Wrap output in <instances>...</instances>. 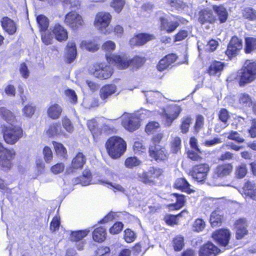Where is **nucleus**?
Returning a JSON list of instances; mask_svg holds the SVG:
<instances>
[{
    "label": "nucleus",
    "instance_id": "nucleus-54",
    "mask_svg": "<svg viewBox=\"0 0 256 256\" xmlns=\"http://www.w3.org/2000/svg\"><path fill=\"white\" fill-rule=\"evenodd\" d=\"M181 148V140L180 138L175 137L171 142V150L174 153L178 152Z\"/></svg>",
    "mask_w": 256,
    "mask_h": 256
},
{
    "label": "nucleus",
    "instance_id": "nucleus-32",
    "mask_svg": "<svg viewBox=\"0 0 256 256\" xmlns=\"http://www.w3.org/2000/svg\"><path fill=\"white\" fill-rule=\"evenodd\" d=\"M2 104V102L0 100V106ZM0 114L5 121L10 124H12L15 121L14 115L12 112L4 107H0Z\"/></svg>",
    "mask_w": 256,
    "mask_h": 256
},
{
    "label": "nucleus",
    "instance_id": "nucleus-50",
    "mask_svg": "<svg viewBox=\"0 0 256 256\" xmlns=\"http://www.w3.org/2000/svg\"><path fill=\"white\" fill-rule=\"evenodd\" d=\"M53 144L57 155L65 158L67 152L64 146L61 143L56 142H53Z\"/></svg>",
    "mask_w": 256,
    "mask_h": 256
},
{
    "label": "nucleus",
    "instance_id": "nucleus-60",
    "mask_svg": "<svg viewBox=\"0 0 256 256\" xmlns=\"http://www.w3.org/2000/svg\"><path fill=\"white\" fill-rule=\"evenodd\" d=\"M162 173V170L160 168H156L152 167L150 168L148 172L150 177L152 179V178H158Z\"/></svg>",
    "mask_w": 256,
    "mask_h": 256
},
{
    "label": "nucleus",
    "instance_id": "nucleus-31",
    "mask_svg": "<svg viewBox=\"0 0 256 256\" xmlns=\"http://www.w3.org/2000/svg\"><path fill=\"white\" fill-rule=\"evenodd\" d=\"M190 185L184 178L177 179L174 183V188L188 194L194 192L190 188Z\"/></svg>",
    "mask_w": 256,
    "mask_h": 256
},
{
    "label": "nucleus",
    "instance_id": "nucleus-42",
    "mask_svg": "<svg viewBox=\"0 0 256 256\" xmlns=\"http://www.w3.org/2000/svg\"><path fill=\"white\" fill-rule=\"evenodd\" d=\"M172 246L176 251H180L184 246V237L181 236H176L172 240Z\"/></svg>",
    "mask_w": 256,
    "mask_h": 256
},
{
    "label": "nucleus",
    "instance_id": "nucleus-57",
    "mask_svg": "<svg viewBox=\"0 0 256 256\" xmlns=\"http://www.w3.org/2000/svg\"><path fill=\"white\" fill-rule=\"evenodd\" d=\"M136 238V234L130 229H126L124 231V239L128 243L134 242Z\"/></svg>",
    "mask_w": 256,
    "mask_h": 256
},
{
    "label": "nucleus",
    "instance_id": "nucleus-45",
    "mask_svg": "<svg viewBox=\"0 0 256 256\" xmlns=\"http://www.w3.org/2000/svg\"><path fill=\"white\" fill-rule=\"evenodd\" d=\"M240 104L244 107H250L252 106V100L250 96L247 94H240L238 96Z\"/></svg>",
    "mask_w": 256,
    "mask_h": 256
},
{
    "label": "nucleus",
    "instance_id": "nucleus-62",
    "mask_svg": "<svg viewBox=\"0 0 256 256\" xmlns=\"http://www.w3.org/2000/svg\"><path fill=\"white\" fill-rule=\"evenodd\" d=\"M116 48L115 43L112 40L106 42L102 46V49L106 52H111Z\"/></svg>",
    "mask_w": 256,
    "mask_h": 256
},
{
    "label": "nucleus",
    "instance_id": "nucleus-52",
    "mask_svg": "<svg viewBox=\"0 0 256 256\" xmlns=\"http://www.w3.org/2000/svg\"><path fill=\"white\" fill-rule=\"evenodd\" d=\"M160 128V124L156 122H151L147 124L146 127V132L148 134H154Z\"/></svg>",
    "mask_w": 256,
    "mask_h": 256
},
{
    "label": "nucleus",
    "instance_id": "nucleus-56",
    "mask_svg": "<svg viewBox=\"0 0 256 256\" xmlns=\"http://www.w3.org/2000/svg\"><path fill=\"white\" fill-rule=\"evenodd\" d=\"M42 32V42L46 44V45H49L52 44V40H53V36L50 33L48 32L45 31H41Z\"/></svg>",
    "mask_w": 256,
    "mask_h": 256
},
{
    "label": "nucleus",
    "instance_id": "nucleus-51",
    "mask_svg": "<svg viewBox=\"0 0 256 256\" xmlns=\"http://www.w3.org/2000/svg\"><path fill=\"white\" fill-rule=\"evenodd\" d=\"M138 180L145 184L152 185L154 183V180L150 177L148 172H144L142 173H140L138 174Z\"/></svg>",
    "mask_w": 256,
    "mask_h": 256
},
{
    "label": "nucleus",
    "instance_id": "nucleus-14",
    "mask_svg": "<svg viewBox=\"0 0 256 256\" xmlns=\"http://www.w3.org/2000/svg\"><path fill=\"white\" fill-rule=\"evenodd\" d=\"M149 155L150 158L156 162L164 161L168 158V152L162 146H150Z\"/></svg>",
    "mask_w": 256,
    "mask_h": 256
},
{
    "label": "nucleus",
    "instance_id": "nucleus-58",
    "mask_svg": "<svg viewBox=\"0 0 256 256\" xmlns=\"http://www.w3.org/2000/svg\"><path fill=\"white\" fill-rule=\"evenodd\" d=\"M62 124L63 128L66 130L70 133H71L74 130V126L70 119L67 117H64L62 118Z\"/></svg>",
    "mask_w": 256,
    "mask_h": 256
},
{
    "label": "nucleus",
    "instance_id": "nucleus-16",
    "mask_svg": "<svg viewBox=\"0 0 256 256\" xmlns=\"http://www.w3.org/2000/svg\"><path fill=\"white\" fill-rule=\"evenodd\" d=\"M220 250L212 243L208 242L202 245L198 251L199 256H216Z\"/></svg>",
    "mask_w": 256,
    "mask_h": 256
},
{
    "label": "nucleus",
    "instance_id": "nucleus-43",
    "mask_svg": "<svg viewBox=\"0 0 256 256\" xmlns=\"http://www.w3.org/2000/svg\"><path fill=\"white\" fill-rule=\"evenodd\" d=\"M36 21L40 31H45L47 30L49 25V20L46 16L42 14L39 15L36 18Z\"/></svg>",
    "mask_w": 256,
    "mask_h": 256
},
{
    "label": "nucleus",
    "instance_id": "nucleus-1",
    "mask_svg": "<svg viewBox=\"0 0 256 256\" xmlns=\"http://www.w3.org/2000/svg\"><path fill=\"white\" fill-rule=\"evenodd\" d=\"M106 58L109 64H113L118 69H126L128 66L138 68L143 64L145 62L144 58L138 56L129 59L126 56L106 54Z\"/></svg>",
    "mask_w": 256,
    "mask_h": 256
},
{
    "label": "nucleus",
    "instance_id": "nucleus-4",
    "mask_svg": "<svg viewBox=\"0 0 256 256\" xmlns=\"http://www.w3.org/2000/svg\"><path fill=\"white\" fill-rule=\"evenodd\" d=\"M3 136L5 142L10 144H14L22 136L23 131L18 126H2Z\"/></svg>",
    "mask_w": 256,
    "mask_h": 256
},
{
    "label": "nucleus",
    "instance_id": "nucleus-39",
    "mask_svg": "<svg viewBox=\"0 0 256 256\" xmlns=\"http://www.w3.org/2000/svg\"><path fill=\"white\" fill-rule=\"evenodd\" d=\"M80 47L91 52H94L99 48L98 45L90 40H82L80 44Z\"/></svg>",
    "mask_w": 256,
    "mask_h": 256
},
{
    "label": "nucleus",
    "instance_id": "nucleus-44",
    "mask_svg": "<svg viewBox=\"0 0 256 256\" xmlns=\"http://www.w3.org/2000/svg\"><path fill=\"white\" fill-rule=\"evenodd\" d=\"M206 222L202 218L196 219L192 224V230L194 232H200L205 228Z\"/></svg>",
    "mask_w": 256,
    "mask_h": 256
},
{
    "label": "nucleus",
    "instance_id": "nucleus-5",
    "mask_svg": "<svg viewBox=\"0 0 256 256\" xmlns=\"http://www.w3.org/2000/svg\"><path fill=\"white\" fill-rule=\"evenodd\" d=\"M233 169L231 164H223L218 165L214 170L212 176L213 184L217 186H223L220 180L228 176Z\"/></svg>",
    "mask_w": 256,
    "mask_h": 256
},
{
    "label": "nucleus",
    "instance_id": "nucleus-63",
    "mask_svg": "<svg viewBox=\"0 0 256 256\" xmlns=\"http://www.w3.org/2000/svg\"><path fill=\"white\" fill-rule=\"evenodd\" d=\"M35 112V107L32 104L26 105L22 109V112L26 117L32 116Z\"/></svg>",
    "mask_w": 256,
    "mask_h": 256
},
{
    "label": "nucleus",
    "instance_id": "nucleus-21",
    "mask_svg": "<svg viewBox=\"0 0 256 256\" xmlns=\"http://www.w3.org/2000/svg\"><path fill=\"white\" fill-rule=\"evenodd\" d=\"M242 193L246 196L256 200V184L253 182H246L242 188Z\"/></svg>",
    "mask_w": 256,
    "mask_h": 256
},
{
    "label": "nucleus",
    "instance_id": "nucleus-59",
    "mask_svg": "<svg viewBox=\"0 0 256 256\" xmlns=\"http://www.w3.org/2000/svg\"><path fill=\"white\" fill-rule=\"evenodd\" d=\"M122 214L120 212H110L106 216H105L100 222V223L104 224L112 221L116 217H119Z\"/></svg>",
    "mask_w": 256,
    "mask_h": 256
},
{
    "label": "nucleus",
    "instance_id": "nucleus-13",
    "mask_svg": "<svg viewBox=\"0 0 256 256\" xmlns=\"http://www.w3.org/2000/svg\"><path fill=\"white\" fill-rule=\"evenodd\" d=\"M64 22L73 30H76L84 24L82 16L74 12H70L66 15Z\"/></svg>",
    "mask_w": 256,
    "mask_h": 256
},
{
    "label": "nucleus",
    "instance_id": "nucleus-46",
    "mask_svg": "<svg viewBox=\"0 0 256 256\" xmlns=\"http://www.w3.org/2000/svg\"><path fill=\"white\" fill-rule=\"evenodd\" d=\"M242 16L249 20L256 21V10L250 8H246L242 11Z\"/></svg>",
    "mask_w": 256,
    "mask_h": 256
},
{
    "label": "nucleus",
    "instance_id": "nucleus-10",
    "mask_svg": "<svg viewBox=\"0 0 256 256\" xmlns=\"http://www.w3.org/2000/svg\"><path fill=\"white\" fill-rule=\"evenodd\" d=\"M122 124L127 130L132 132L140 126V120L134 114H124L122 116Z\"/></svg>",
    "mask_w": 256,
    "mask_h": 256
},
{
    "label": "nucleus",
    "instance_id": "nucleus-40",
    "mask_svg": "<svg viewBox=\"0 0 256 256\" xmlns=\"http://www.w3.org/2000/svg\"><path fill=\"white\" fill-rule=\"evenodd\" d=\"M144 94L147 102L152 103L162 98V94L158 91H148L145 92Z\"/></svg>",
    "mask_w": 256,
    "mask_h": 256
},
{
    "label": "nucleus",
    "instance_id": "nucleus-15",
    "mask_svg": "<svg viewBox=\"0 0 256 256\" xmlns=\"http://www.w3.org/2000/svg\"><path fill=\"white\" fill-rule=\"evenodd\" d=\"M242 48V40L236 36H233L228 46L226 54L229 58H231L237 55Z\"/></svg>",
    "mask_w": 256,
    "mask_h": 256
},
{
    "label": "nucleus",
    "instance_id": "nucleus-26",
    "mask_svg": "<svg viewBox=\"0 0 256 256\" xmlns=\"http://www.w3.org/2000/svg\"><path fill=\"white\" fill-rule=\"evenodd\" d=\"M215 20V17L212 11L208 9L202 10L199 13L198 21L202 24L206 22L212 23Z\"/></svg>",
    "mask_w": 256,
    "mask_h": 256
},
{
    "label": "nucleus",
    "instance_id": "nucleus-25",
    "mask_svg": "<svg viewBox=\"0 0 256 256\" xmlns=\"http://www.w3.org/2000/svg\"><path fill=\"white\" fill-rule=\"evenodd\" d=\"M1 22L3 28L9 34H13L16 32V25L13 20L5 17L2 18Z\"/></svg>",
    "mask_w": 256,
    "mask_h": 256
},
{
    "label": "nucleus",
    "instance_id": "nucleus-24",
    "mask_svg": "<svg viewBox=\"0 0 256 256\" xmlns=\"http://www.w3.org/2000/svg\"><path fill=\"white\" fill-rule=\"evenodd\" d=\"M52 30L55 38L61 42L68 39V35L66 30L60 24H55Z\"/></svg>",
    "mask_w": 256,
    "mask_h": 256
},
{
    "label": "nucleus",
    "instance_id": "nucleus-22",
    "mask_svg": "<svg viewBox=\"0 0 256 256\" xmlns=\"http://www.w3.org/2000/svg\"><path fill=\"white\" fill-rule=\"evenodd\" d=\"M116 87L114 84H108L103 86L100 90V98L106 102V100L113 94L116 92Z\"/></svg>",
    "mask_w": 256,
    "mask_h": 256
},
{
    "label": "nucleus",
    "instance_id": "nucleus-61",
    "mask_svg": "<svg viewBox=\"0 0 256 256\" xmlns=\"http://www.w3.org/2000/svg\"><path fill=\"white\" fill-rule=\"evenodd\" d=\"M133 148L136 153L142 154L146 150V146L140 141L135 142Z\"/></svg>",
    "mask_w": 256,
    "mask_h": 256
},
{
    "label": "nucleus",
    "instance_id": "nucleus-8",
    "mask_svg": "<svg viewBox=\"0 0 256 256\" xmlns=\"http://www.w3.org/2000/svg\"><path fill=\"white\" fill-rule=\"evenodd\" d=\"M180 112V106L174 104L170 105L166 109L163 110L162 116L164 124L166 126H170L178 118Z\"/></svg>",
    "mask_w": 256,
    "mask_h": 256
},
{
    "label": "nucleus",
    "instance_id": "nucleus-7",
    "mask_svg": "<svg viewBox=\"0 0 256 256\" xmlns=\"http://www.w3.org/2000/svg\"><path fill=\"white\" fill-rule=\"evenodd\" d=\"M16 155L15 151L13 149L4 148L0 143V166L4 170H8L12 167V160Z\"/></svg>",
    "mask_w": 256,
    "mask_h": 256
},
{
    "label": "nucleus",
    "instance_id": "nucleus-53",
    "mask_svg": "<svg viewBox=\"0 0 256 256\" xmlns=\"http://www.w3.org/2000/svg\"><path fill=\"white\" fill-rule=\"evenodd\" d=\"M247 172L246 164H242L236 167L235 174L238 178H242L244 177Z\"/></svg>",
    "mask_w": 256,
    "mask_h": 256
},
{
    "label": "nucleus",
    "instance_id": "nucleus-23",
    "mask_svg": "<svg viewBox=\"0 0 256 256\" xmlns=\"http://www.w3.org/2000/svg\"><path fill=\"white\" fill-rule=\"evenodd\" d=\"M176 56L174 54H168L162 58L157 66L159 71H162L169 67L176 60Z\"/></svg>",
    "mask_w": 256,
    "mask_h": 256
},
{
    "label": "nucleus",
    "instance_id": "nucleus-3",
    "mask_svg": "<svg viewBox=\"0 0 256 256\" xmlns=\"http://www.w3.org/2000/svg\"><path fill=\"white\" fill-rule=\"evenodd\" d=\"M106 148L109 156L113 158L121 156L126 150V144L120 137L114 136L110 138L106 142Z\"/></svg>",
    "mask_w": 256,
    "mask_h": 256
},
{
    "label": "nucleus",
    "instance_id": "nucleus-29",
    "mask_svg": "<svg viewBox=\"0 0 256 256\" xmlns=\"http://www.w3.org/2000/svg\"><path fill=\"white\" fill-rule=\"evenodd\" d=\"M62 112L60 106L57 104H52L48 108L47 113L48 116L53 120L58 118Z\"/></svg>",
    "mask_w": 256,
    "mask_h": 256
},
{
    "label": "nucleus",
    "instance_id": "nucleus-34",
    "mask_svg": "<svg viewBox=\"0 0 256 256\" xmlns=\"http://www.w3.org/2000/svg\"><path fill=\"white\" fill-rule=\"evenodd\" d=\"M172 196H174L176 198V202L168 206L170 209L172 210H179L182 208L186 202L185 196L182 194H173Z\"/></svg>",
    "mask_w": 256,
    "mask_h": 256
},
{
    "label": "nucleus",
    "instance_id": "nucleus-64",
    "mask_svg": "<svg viewBox=\"0 0 256 256\" xmlns=\"http://www.w3.org/2000/svg\"><path fill=\"white\" fill-rule=\"evenodd\" d=\"M124 225L121 222H116L110 229V232L111 234H115L120 233L122 230Z\"/></svg>",
    "mask_w": 256,
    "mask_h": 256
},
{
    "label": "nucleus",
    "instance_id": "nucleus-49",
    "mask_svg": "<svg viewBox=\"0 0 256 256\" xmlns=\"http://www.w3.org/2000/svg\"><path fill=\"white\" fill-rule=\"evenodd\" d=\"M126 4V0H112L110 2V6L116 12L120 13Z\"/></svg>",
    "mask_w": 256,
    "mask_h": 256
},
{
    "label": "nucleus",
    "instance_id": "nucleus-18",
    "mask_svg": "<svg viewBox=\"0 0 256 256\" xmlns=\"http://www.w3.org/2000/svg\"><path fill=\"white\" fill-rule=\"evenodd\" d=\"M77 56V50L76 43L73 41L68 42L65 53V60L67 63L72 62Z\"/></svg>",
    "mask_w": 256,
    "mask_h": 256
},
{
    "label": "nucleus",
    "instance_id": "nucleus-11",
    "mask_svg": "<svg viewBox=\"0 0 256 256\" xmlns=\"http://www.w3.org/2000/svg\"><path fill=\"white\" fill-rule=\"evenodd\" d=\"M176 20H172L164 17H160V29L168 33L174 32L179 26L180 23L185 24L186 20L180 17L176 16Z\"/></svg>",
    "mask_w": 256,
    "mask_h": 256
},
{
    "label": "nucleus",
    "instance_id": "nucleus-37",
    "mask_svg": "<svg viewBox=\"0 0 256 256\" xmlns=\"http://www.w3.org/2000/svg\"><path fill=\"white\" fill-rule=\"evenodd\" d=\"M222 216L220 211L213 212L210 216V222L212 226H216L222 223Z\"/></svg>",
    "mask_w": 256,
    "mask_h": 256
},
{
    "label": "nucleus",
    "instance_id": "nucleus-35",
    "mask_svg": "<svg viewBox=\"0 0 256 256\" xmlns=\"http://www.w3.org/2000/svg\"><path fill=\"white\" fill-rule=\"evenodd\" d=\"M92 237L96 242H101L104 241L106 238V229L102 226L96 228L93 232Z\"/></svg>",
    "mask_w": 256,
    "mask_h": 256
},
{
    "label": "nucleus",
    "instance_id": "nucleus-30",
    "mask_svg": "<svg viewBox=\"0 0 256 256\" xmlns=\"http://www.w3.org/2000/svg\"><path fill=\"white\" fill-rule=\"evenodd\" d=\"M218 117L224 124L223 126H221L220 124H218L216 126L214 130L217 132H220L222 129L226 126V123L230 117L228 111L224 108L221 109L219 112Z\"/></svg>",
    "mask_w": 256,
    "mask_h": 256
},
{
    "label": "nucleus",
    "instance_id": "nucleus-47",
    "mask_svg": "<svg viewBox=\"0 0 256 256\" xmlns=\"http://www.w3.org/2000/svg\"><path fill=\"white\" fill-rule=\"evenodd\" d=\"M256 50V38H246V52L250 53Z\"/></svg>",
    "mask_w": 256,
    "mask_h": 256
},
{
    "label": "nucleus",
    "instance_id": "nucleus-6",
    "mask_svg": "<svg viewBox=\"0 0 256 256\" xmlns=\"http://www.w3.org/2000/svg\"><path fill=\"white\" fill-rule=\"evenodd\" d=\"M112 16L108 12H100L96 16L94 25L95 27L101 31L102 32L107 34L110 32L106 28L109 26Z\"/></svg>",
    "mask_w": 256,
    "mask_h": 256
},
{
    "label": "nucleus",
    "instance_id": "nucleus-28",
    "mask_svg": "<svg viewBox=\"0 0 256 256\" xmlns=\"http://www.w3.org/2000/svg\"><path fill=\"white\" fill-rule=\"evenodd\" d=\"M212 9L218 17V19L220 23H224L226 22L228 17V12L226 8L224 6L214 5Z\"/></svg>",
    "mask_w": 256,
    "mask_h": 256
},
{
    "label": "nucleus",
    "instance_id": "nucleus-19",
    "mask_svg": "<svg viewBox=\"0 0 256 256\" xmlns=\"http://www.w3.org/2000/svg\"><path fill=\"white\" fill-rule=\"evenodd\" d=\"M154 38V36L153 35L146 34H140L132 38L130 40V44L132 46H140Z\"/></svg>",
    "mask_w": 256,
    "mask_h": 256
},
{
    "label": "nucleus",
    "instance_id": "nucleus-2",
    "mask_svg": "<svg viewBox=\"0 0 256 256\" xmlns=\"http://www.w3.org/2000/svg\"><path fill=\"white\" fill-rule=\"evenodd\" d=\"M236 79L240 86L250 83L256 79V63L247 60L242 68L237 73Z\"/></svg>",
    "mask_w": 256,
    "mask_h": 256
},
{
    "label": "nucleus",
    "instance_id": "nucleus-48",
    "mask_svg": "<svg viewBox=\"0 0 256 256\" xmlns=\"http://www.w3.org/2000/svg\"><path fill=\"white\" fill-rule=\"evenodd\" d=\"M90 230H87L72 232L71 234V239L73 241H80L87 236Z\"/></svg>",
    "mask_w": 256,
    "mask_h": 256
},
{
    "label": "nucleus",
    "instance_id": "nucleus-36",
    "mask_svg": "<svg viewBox=\"0 0 256 256\" xmlns=\"http://www.w3.org/2000/svg\"><path fill=\"white\" fill-rule=\"evenodd\" d=\"M85 162V156L82 153L79 152L72 160V167L74 169L82 168Z\"/></svg>",
    "mask_w": 256,
    "mask_h": 256
},
{
    "label": "nucleus",
    "instance_id": "nucleus-33",
    "mask_svg": "<svg viewBox=\"0 0 256 256\" xmlns=\"http://www.w3.org/2000/svg\"><path fill=\"white\" fill-rule=\"evenodd\" d=\"M224 67V64L220 62L214 61L209 66L208 72L210 75L220 74Z\"/></svg>",
    "mask_w": 256,
    "mask_h": 256
},
{
    "label": "nucleus",
    "instance_id": "nucleus-27",
    "mask_svg": "<svg viewBox=\"0 0 256 256\" xmlns=\"http://www.w3.org/2000/svg\"><path fill=\"white\" fill-rule=\"evenodd\" d=\"M46 134L50 137L56 136H66L64 132L62 129L60 124L58 122H54L50 124L46 130Z\"/></svg>",
    "mask_w": 256,
    "mask_h": 256
},
{
    "label": "nucleus",
    "instance_id": "nucleus-38",
    "mask_svg": "<svg viewBox=\"0 0 256 256\" xmlns=\"http://www.w3.org/2000/svg\"><path fill=\"white\" fill-rule=\"evenodd\" d=\"M142 162L136 156H130L124 162V166L128 168H134L140 166Z\"/></svg>",
    "mask_w": 256,
    "mask_h": 256
},
{
    "label": "nucleus",
    "instance_id": "nucleus-17",
    "mask_svg": "<svg viewBox=\"0 0 256 256\" xmlns=\"http://www.w3.org/2000/svg\"><path fill=\"white\" fill-rule=\"evenodd\" d=\"M230 237V232L226 229L218 230L212 234L213 238L220 244L224 246L227 245Z\"/></svg>",
    "mask_w": 256,
    "mask_h": 256
},
{
    "label": "nucleus",
    "instance_id": "nucleus-41",
    "mask_svg": "<svg viewBox=\"0 0 256 256\" xmlns=\"http://www.w3.org/2000/svg\"><path fill=\"white\" fill-rule=\"evenodd\" d=\"M80 182L82 186H88L90 184H97L96 182H92L91 180V174L90 172V170H84L83 172L82 176L80 178ZM99 180H98V183H99Z\"/></svg>",
    "mask_w": 256,
    "mask_h": 256
},
{
    "label": "nucleus",
    "instance_id": "nucleus-9",
    "mask_svg": "<svg viewBox=\"0 0 256 256\" xmlns=\"http://www.w3.org/2000/svg\"><path fill=\"white\" fill-rule=\"evenodd\" d=\"M210 170V167L207 164H196L190 170L188 175L195 180L202 182L206 180Z\"/></svg>",
    "mask_w": 256,
    "mask_h": 256
},
{
    "label": "nucleus",
    "instance_id": "nucleus-20",
    "mask_svg": "<svg viewBox=\"0 0 256 256\" xmlns=\"http://www.w3.org/2000/svg\"><path fill=\"white\" fill-rule=\"evenodd\" d=\"M236 231V236L238 239H240L247 234V222L246 219L240 218L236 220L234 224Z\"/></svg>",
    "mask_w": 256,
    "mask_h": 256
},
{
    "label": "nucleus",
    "instance_id": "nucleus-12",
    "mask_svg": "<svg viewBox=\"0 0 256 256\" xmlns=\"http://www.w3.org/2000/svg\"><path fill=\"white\" fill-rule=\"evenodd\" d=\"M90 72L95 77L100 79H107L112 74V69L110 66L103 67V65L96 64L90 69Z\"/></svg>",
    "mask_w": 256,
    "mask_h": 256
},
{
    "label": "nucleus",
    "instance_id": "nucleus-55",
    "mask_svg": "<svg viewBox=\"0 0 256 256\" xmlns=\"http://www.w3.org/2000/svg\"><path fill=\"white\" fill-rule=\"evenodd\" d=\"M100 184H108L110 187H109L110 188L112 189V190L116 192H124L125 191V189L124 188H123L121 185L116 184V183H112V182H106L103 181L102 180H99Z\"/></svg>",
    "mask_w": 256,
    "mask_h": 256
}]
</instances>
